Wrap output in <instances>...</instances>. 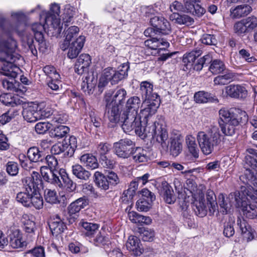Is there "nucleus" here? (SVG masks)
Returning <instances> with one entry per match:
<instances>
[{"instance_id":"obj_21","label":"nucleus","mask_w":257,"mask_h":257,"mask_svg":"<svg viewBox=\"0 0 257 257\" xmlns=\"http://www.w3.org/2000/svg\"><path fill=\"white\" fill-rule=\"evenodd\" d=\"M245 170L243 174L240 176L239 179L246 186H242L246 189L253 188V187H257L256 172L251 170L249 168H244ZM241 193V192H240Z\"/></svg>"},{"instance_id":"obj_6","label":"nucleus","mask_w":257,"mask_h":257,"mask_svg":"<svg viewBox=\"0 0 257 257\" xmlns=\"http://www.w3.org/2000/svg\"><path fill=\"white\" fill-rule=\"evenodd\" d=\"M229 198L232 202H236L237 207L241 208L243 215L248 219H253L256 215L257 197L251 192L241 188V194L239 191L231 192Z\"/></svg>"},{"instance_id":"obj_57","label":"nucleus","mask_w":257,"mask_h":257,"mask_svg":"<svg viewBox=\"0 0 257 257\" xmlns=\"http://www.w3.org/2000/svg\"><path fill=\"white\" fill-rule=\"evenodd\" d=\"M99 162L103 167L110 169H113L115 165V160L108 155L100 157Z\"/></svg>"},{"instance_id":"obj_7","label":"nucleus","mask_w":257,"mask_h":257,"mask_svg":"<svg viewBox=\"0 0 257 257\" xmlns=\"http://www.w3.org/2000/svg\"><path fill=\"white\" fill-rule=\"evenodd\" d=\"M135 143L130 139H123L114 143V153L119 158H128L132 156L136 163H145L149 160L147 151L141 147L134 148Z\"/></svg>"},{"instance_id":"obj_15","label":"nucleus","mask_w":257,"mask_h":257,"mask_svg":"<svg viewBox=\"0 0 257 257\" xmlns=\"http://www.w3.org/2000/svg\"><path fill=\"white\" fill-rule=\"evenodd\" d=\"M129 66L126 63H123L118 68V70L112 68H107L104 69L106 72V76L109 79L112 85L117 84L120 81L127 76Z\"/></svg>"},{"instance_id":"obj_24","label":"nucleus","mask_w":257,"mask_h":257,"mask_svg":"<svg viewBox=\"0 0 257 257\" xmlns=\"http://www.w3.org/2000/svg\"><path fill=\"white\" fill-rule=\"evenodd\" d=\"M196 2V0H184V12L190 13L193 16L198 17H201L205 12L204 8L200 5L194 3Z\"/></svg>"},{"instance_id":"obj_33","label":"nucleus","mask_w":257,"mask_h":257,"mask_svg":"<svg viewBox=\"0 0 257 257\" xmlns=\"http://www.w3.org/2000/svg\"><path fill=\"white\" fill-rule=\"evenodd\" d=\"M192 207L195 214L200 217L206 216L207 213V206L204 197L200 196L198 200L196 199L192 203Z\"/></svg>"},{"instance_id":"obj_2","label":"nucleus","mask_w":257,"mask_h":257,"mask_svg":"<svg viewBox=\"0 0 257 257\" xmlns=\"http://www.w3.org/2000/svg\"><path fill=\"white\" fill-rule=\"evenodd\" d=\"M218 123L222 133L225 136H231L235 134L236 126L240 123H245L248 115L245 111L235 108H221L219 111Z\"/></svg>"},{"instance_id":"obj_38","label":"nucleus","mask_w":257,"mask_h":257,"mask_svg":"<svg viewBox=\"0 0 257 257\" xmlns=\"http://www.w3.org/2000/svg\"><path fill=\"white\" fill-rule=\"evenodd\" d=\"M252 11L251 7L248 5L243 4L237 6L234 9H230L232 18L238 19L248 15Z\"/></svg>"},{"instance_id":"obj_52","label":"nucleus","mask_w":257,"mask_h":257,"mask_svg":"<svg viewBox=\"0 0 257 257\" xmlns=\"http://www.w3.org/2000/svg\"><path fill=\"white\" fill-rule=\"evenodd\" d=\"M186 144L189 152L195 158L199 157V149L194 138L191 137L186 139Z\"/></svg>"},{"instance_id":"obj_17","label":"nucleus","mask_w":257,"mask_h":257,"mask_svg":"<svg viewBox=\"0 0 257 257\" xmlns=\"http://www.w3.org/2000/svg\"><path fill=\"white\" fill-rule=\"evenodd\" d=\"M44 25L41 23H36L32 25L31 30L36 42L38 43V49L42 52H45L47 49L46 43L44 38Z\"/></svg>"},{"instance_id":"obj_40","label":"nucleus","mask_w":257,"mask_h":257,"mask_svg":"<svg viewBox=\"0 0 257 257\" xmlns=\"http://www.w3.org/2000/svg\"><path fill=\"white\" fill-rule=\"evenodd\" d=\"M218 203L222 209L220 211L222 214H227L229 212L232 205L237 207L236 202H232L231 199L229 198V195L225 200V196L222 194H219L218 196Z\"/></svg>"},{"instance_id":"obj_45","label":"nucleus","mask_w":257,"mask_h":257,"mask_svg":"<svg viewBox=\"0 0 257 257\" xmlns=\"http://www.w3.org/2000/svg\"><path fill=\"white\" fill-rule=\"evenodd\" d=\"M69 128L65 125H60L55 127L50 132V136L57 140L66 136L69 132Z\"/></svg>"},{"instance_id":"obj_8","label":"nucleus","mask_w":257,"mask_h":257,"mask_svg":"<svg viewBox=\"0 0 257 257\" xmlns=\"http://www.w3.org/2000/svg\"><path fill=\"white\" fill-rule=\"evenodd\" d=\"M197 140L202 152L205 155L211 154L221 142V134L216 126H211L206 132H199Z\"/></svg>"},{"instance_id":"obj_16","label":"nucleus","mask_w":257,"mask_h":257,"mask_svg":"<svg viewBox=\"0 0 257 257\" xmlns=\"http://www.w3.org/2000/svg\"><path fill=\"white\" fill-rule=\"evenodd\" d=\"M62 169L59 170H49L47 166H42L40 170L45 181L61 188L63 186V184L61 180L62 174Z\"/></svg>"},{"instance_id":"obj_50","label":"nucleus","mask_w":257,"mask_h":257,"mask_svg":"<svg viewBox=\"0 0 257 257\" xmlns=\"http://www.w3.org/2000/svg\"><path fill=\"white\" fill-rule=\"evenodd\" d=\"M44 198L46 201L50 204H57L59 203L58 196L56 191L46 188L44 191Z\"/></svg>"},{"instance_id":"obj_39","label":"nucleus","mask_w":257,"mask_h":257,"mask_svg":"<svg viewBox=\"0 0 257 257\" xmlns=\"http://www.w3.org/2000/svg\"><path fill=\"white\" fill-rule=\"evenodd\" d=\"M81 163L88 169H95L98 167L97 160L95 156L91 154H85L80 157Z\"/></svg>"},{"instance_id":"obj_49","label":"nucleus","mask_w":257,"mask_h":257,"mask_svg":"<svg viewBox=\"0 0 257 257\" xmlns=\"http://www.w3.org/2000/svg\"><path fill=\"white\" fill-rule=\"evenodd\" d=\"M37 106L39 119L48 118L53 114L52 109L48 106H46L44 103L37 104Z\"/></svg>"},{"instance_id":"obj_60","label":"nucleus","mask_w":257,"mask_h":257,"mask_svg":"<svg viewBox=\"0 0 257 257\" xmlns=\"http://www.w3.org/2000/svg\"><path fill=\"white\" fill-rule=\"evenodd\" d=\"M155 236L154 231L148 228H140V237L144 241H151Z\"/></svg>"},{"instance_id":"obj_34","label":"nucleus","mask_w":257,"mask_h":257,"mask_svg":"<svg viewBox=\"0 0 257 257\" xmlns=\"http://www.w3.org/2000/svg\"><path fill=\"white\" fill-rule=\"evenodd\" d=\"M29 160L33 163L43 162L45 158V154L36 147L30 148L27 153Z\"/></svg>"},{"instance_id":"obj_42","label":"nucleus","mask_w":257,"mask_h":257,"mask_svg":"<svg viewBox=\"0 0 257 257\" xmlns=\"http://www.w3.org/2000/svg\"><path fill=\"white\" fill-rule=\"evenodd\" d=\"M10 244L14 248H21L26 245V242L22 240L21 234L18 230L10 234Z\"/></svg>"},{"instance_id":"obj_10","label":"nucleus","mask_w":257,"mask_h":257,"mask_svg":"<svg viewBox=\"0 0 257 257\" xmlns=\"http://www.w3.org/2000/svg\"><path fill=\"white\" fill-rule=\"evenodd\" d=\"M94 176L96 185L103 190H107L110 186H115L120 182L117 174L112 170L107 171L104 174L96 171Z\"/></svg>"},{"instance_id":"obj_37","label":"nucleus","mask_w":257,"mask_h":257,"mask_svg":"<svg viewBox=\"0 0 257 257\" xmlns=\"http://www.w3.org/2000/svg\"><path fill=\"white\" fill-rule=\"evenodd\" d=\"M162 188L165 201L168 204H173L176 201V197L172 187L166 181H163Z\"/></svg>"},{"instance_id":"obj_25","label":"nucleus","mask_w":257,"mask_h":257,"mask_svg":"<svg viewBox=\"0 0 257 257\" xmlns=\"http://www.w3.org/2000/svg\"><path fill=\"white\" fill-rule=\"evenodd\" d=\"M22 114L28 122H33L38 120L37 104L31 103L23 107Z\"/></svg>"},{"instance_id":"obj_41","label":"nucleus","mask_w":257,"mask_h":257,"mask_svg":"<svg viewBox=\"0 0 257 257\" xmlns=\"http://www.w3.org/2000/svg\"><path fill=\"white\" fill-rule=\"evenodd\" d=\"M73 174L78 179L83 180H89L91 173L84 168L81 165L75 164L72 167Z\"/></svg>"},{"instance_id":"obj_22","label":"nucleus","mask_w":257,"mask_h":257,"mask_svg":"<svg viewBox=\"0 0 257 257\" xmlns=\"http://www.w3.org/2000/svg\"><path fill=\"white\" fill-rule=\"evenodd\" d=\"M91 63V59L88 54H82L80 55L74 66L75 72L79 75H82L87 72Z\"/></svg>"},{"instance_id":"obj_55","label":"nucleus","mask_w":257,"mask_h":257,"mask_svg":"<svg viewBox=\"0 0 257 257\" xmlns=\"http://www.w3.org/2000/svg\"><path fill=\"white\" fill-rule=\"evenodd\" d=\"M31 195L30 193H28L27 192H20L17 195L16 200L18 202L21 203L23 206L30 207V200L31 198Z\"/></svg>"},{"instance_id":"obj_18","label":"nucleus","mask_w":257,"mask_h":257,"mask_svg":"<svg viewBox=\"0 0 257 257\" xmlns=\"http://www.w3.org/2000/svg\"><path fill=\"white\" fill-rule=\"evenodd\" d=\"M225 93L230 98L240 100L247 96V91L243 86L239 84H230L225 87Z\"/></svg>"},{"instance_id":"obj_48","label":"nucleus","mask_w":257,"mask_h":257,"mask_svg":"<svg viewBox=\"0 0 257 257\" xmlns=\"http://www.w3.org/2000/svg\"><path fill=\"white\" fill-rule=\"evenodd\" d=\"M211 62V56L207 54L197 60L193 63V69L196 71H200L204 67H207Z\"/></svg>"},{"instance_id":"obj_14","label":"nucleus","mask_w":257,"mask_h":257,"mask_svg":"<svg viewBox=\"0 0 257 257\" xmlns=\"http://www.w3.org/2000/svg\"><path fill=\"white\" fill-rule=\"evenodd\" d=\"M88 204V200L84 196L76 199L69 205L67 207V220L70 224H72L77 220L80 211Z\"/></svg>"},{"instance_id":"obj_61","label":"nucleus","mask_w":257,"mask_h":257,"mask_svg":"<svg viewBox=\"0 0 257 257\" xmlns=\"http://www.w3.org/2000/svg\"><path fill=\"white\" fill-rule=\"evenodd\" d=\"M25 191L31 195L38 193L40 186L31 182L29 179H25L24 181Z\"/></svg>"},{"instance_id":"obj_5","label":"nucleus","mask_w":257,"mask_h":257,"mask_svg":"<svg viewBox=\"0 0 257 257\" xmlns=\"http://www.w3.org/2000/svg\"><path fill=\"white\" fill-rule=\"evenodd\" d=\"M164 121V118L162 116H158L154 121L148 123V125L141 124L134 132L143 139L151 137L163 146L166 145V141L168 138V132L163 124Z\"/></svg>"},{"instance_id":"obj_62","label":"nucleus","mask_w":257,"mask_h":257,"mask_svg":"<svg viewBox=\"0 0 257 257\" xmlns=\"http://www.w3.org/2000/svg\"><path fill=\"white\" fill-rule=\"evenodd\" d=\"M5 167L6 172L11 176H16L19 173V165L18 164L15 162L9 161L6 164Z\"/></svg>"},{"instance_id":"obj_13","label":"nucleus","mask_w":257,"mask_h":257,"mask_svg":"<svg viewBox=\"0 0 257 257\" xmlns=\"http://www.w3.org/2000/svg\"><path fill=\"white\" fill-rule=\"evenodd\" d=\"M60 7L56 3L51 5L50 11L46 14L45 17V24L48 26H52L56 30L57 33L60 34L62 27L60 19Z\"/></svg>"},{"instance_id":"obj_30","label":"nucleus","mask_w":257,"mask_h":257,"mask_svg":"<svg viewBox=\"0 0 257 257\" xmlns=\"http://www.w3.org/2000/svg\"><path fill=\"white\" fill-rule=\"evenodd\" d=\"M246 152L249 154L245 156L244 168H249L251 170L257 171V150L253 148H248Z\"/></svg>"},{"instance_id":"obj_46","label":"nucleus","mask_w":257,"mask_h":257,"mask_svg":"<svg viewBox=\"0 0 257 257\" xmlns=\"http://www.w3.org/2000/svg\"><path fill=\"white\" fill-rule=\"evenodd\" d=\"M75 14L74 8L69 5L65 6L63 14L61 16L63 21L61 26L64 24L65 26H68V24L71 22Z\"/></svg>"},{"instance_id":"obj_56","label":"nucleus","mask_w":257,"mask_h":257,"mask_svg":"<svg viewBox=\"0 0 257 257\" xmlns=\"http://www.w3.org/2000/svg\"><path fill=\"white\" fill-rule=\"evenodd\" d=\"M233 29L234 33L239 37H243L249 32L242 20L234 24Z\"/></svg>"},{"instance_id":"obj_36","label":"nucleus","mask_w":257,"mask_h":257,"mask_svg":"<svg viewBox=\"0 0 257 257\" xmlns=\"http://www.w3.org/2000/svg\"><path fill=\"white\" fill-rule=\"evenodd\" d=\"M194 100L197 103H204L208 102L218 103V99L211 93L205 91H199L195 93L194 96Z\"/></svg>"},{"instance_id":"obj_35","label":"nucleus","mask_w":257,"mask_h":257,"mask_svg":"<svg viewBox=\"0 0 257 257\" xmlns=\"http://www.w3.org/2000/svg\"><path fill=\"white\" fill-rule=\"evenodd\" d=\"M235 78V74L230 70H227L214 78L213 82L216 85H224L233 81Z\"/></svg>"},{"instance_id":"obj_51","label":"nucleus","mask_w":257,"mask_h":257,"mask_svg":"<svg viewBox=\"0 0 257 257\" xmlns=\"http://www.w3.org/2000/svg\"><path fill=\"white\" fill-rule=\"evenodd\" d=\"M62 174L61 177V180L64 186L70 191H73L76 189V185L69 177L68 175L64 169H62Z\"/></svg>"},{"instance_id":"obj_28","label":"nucleus","mask_w":257,"mask_h":257,"mask_svg":"<svg viewBox=\"0 0 257 257\" xmlns=\"http://www.w3.org/2000/svg\"><path fill=\"white\" fill-rule=\"evenodd\" d=\"M183 140L179 136L171 137L169 148L170 154L173 157L178 156L182 151Z\"/></svg>"},{"instance_id":"obj_47","label":"nucleus","mask_w":257,"mask_h":257,"mask_svg":"<svg viewBox=\"0 0 257 257\" xmlns=\"http://www.w3.org/2000/svg\"><path fill=\"white\" fill-rule=\"evenodd\" d=\"M209 67V71L214 74L222 73L225 70L226 67L223 61L219 59L212 60Z\"/></svg>"},{"instance_id":"obj_54","label":"nucleus","mask_w":257,"mask_h":257,"mask_svg":"<svg viewBox=\"0 0 257 257\" xmlns=\"http://www.w3.org/2000/svg\"><path fill=\"white\" fill-rule=\"evenodd\" d=\"M138 186L139 182L135 179L130 183L128 188L123 192L122 198L126 197L127 199H132L138 188Z\"/></svg>"},{"instance_id":"obj_23","label":"nucleus","mask_w":257,"mask_h":257,"mask_svg":"<svg viewBox=\"0 0 257 257\" xmlns=\"http://www.w3.org/2000/svg\"><path fill=\"white\" fill-rule=\"evenodd\" d=\"M49 226L52 234L55 236L61 234L67 229L66 224L58 214L51 219Z\"/></svg>"},{"instance_id":"obj_63","label":"nucleus","mask_w":257,"mask_h":257,"mask_svg":"<svg viewBox=\"0 0 257 257\" xmlns=\"http://www.w3.org/2000/svg\"><path fill=\"white\" fill-rule=\"evenodd\" d=\"M140 199L150 202H154L156 199L155 194L147 188H144L140 192Z\"/></svg>"},{"instance_id":"obj_11","label":"nucleus","mask_w":257,"mask_h":257,"mask_svg":"<svg viewBox=\"0 0 257 257\" xmlns=\"http://www.w3.org/2000/svg\"><path fill=\"white\" fill-rule=\"evenodd\" d=\"M160 104V97L153 98H148L143 100L142 105H144V108L141 110L139 115L144 117V124L148 125V123H151L152 121L155 120L152 119V115L154 114Z\"/></svg>"},{"instance_id":"obj_9","label":"nucleus","mask_w":257,"mask_h":257,"mask_svg":"<svg viewBox=\"0 0 257 257\" xmlns=\"http://www.w3.org/2000/svg\"><path fill=\"white\" fill-rule=\"evenodd\" d=\"M145 45L151 49L156 51L154 54H158V61L164 62L171 58L176 52L169 53L166 48L169 46V43L163 39L153 38L145 41Z\"/></svg>"},{"instance_id":"obj_3","label":"nucleus","mask_w":257,"mask_h":257,"mask_svg":"<svg viewBox=\"0 0 257 257\" xmlns=\"http://www.w3.org/2000/svg\"><path fill=\"white\" fill-rule=\"evenodd\" d=\"M126 94L124 88H116L105 93L103 99L105 113L110 122L115 124L119 122L120 112Z\"/></svg>"},{"instance_id":"obj_1","label":"nucleus","mask_w":257,"mask_h":257,"mask_svg":"<svg viewBox=\"0 0 257 257\" xmlns=\"http://www.w3.org/2000/svg\"><path fill=\"white\" fill-rule=\"evenodd\" d=\"M11 17L17 21L15 26L9 24L5 18H0V28L3 31L0 34V62L3 63L0 72L9 77L8 79L2 80L4 88L18 92L19 85L15 78L17 76L16 69L18 68L14 63L19 60L21 56L15 51L17 44L11 34L15 31L20 35H23L26 18V15L21 12H12Z\"/></svg>"},{"instance_id":"obj_27","label":"nucleus","mask_w":257,"mask_h":257,"mask_svg":"<svg viewBox=\"0 0 257 257\" xmlns=\"http://www.w3.org/2000/svg\"><path fill=\"white\" fill-rule=\"evenodd\" d=\"M169 19L174 23L179 25L190 26L194 23V19L191 17L177 12H174L170 15Z\"/></svg>"},{"instance_id":"obj_59","label":"nucleus","mask_w":257,"mask_h":257,"mask_svg":"<svg viewBox=\"0 0 257 257\" xmlns=\"http://www.w3.org/2000/svg\"><path fill=\"white\" fill-rule=\"evenodd\" d=\"M26 253L28 257H45V249L40 245L28 250Z\"/></svg>"},{"instance_id":"obj_64","label":"nucleus","mask_w":257,"mask_h":257,"mask_svg":"<svg viewBox=\"0 0 257 257\" xmlns=\"http://www.w3.org/2000/svg\"><path fill=\"white\" fill-rule=\"evenodd\" d=\"M242 20L249 32L257 27V18L254 16L248 17Z\"/></svg>"},{"instance_id":"obj_58","label":"nucleus","mask_w":257,"mask_h":257,"mask_svg":"<svg viewBox=\"0 0 257 257\" xmlns=\"http://www.w3.org/2000/svg\"><path fill=\"white\" fill-rule=\"evenodd\" d=\"M82 226L85 230V234L87 236H91L98 230V225L96 223L90 222H83Z\"/></svg>"},{"instance_id":"obj_32","label":"nucleus","mask_w":257,"mask_h":257,"mask_svg":"<svg viewBox=\"0 0 257 257\" xmlns=\"http://www.w3.org/2000/svg\"><path fill=\"white\" fill-rule=\"evenodd\" d=\"M97 83V79L93 74H87L81 83V89L83 91L90 95L92 94Z\"/></svg>"},{"instance_id":"obj_4","label":"nucleus","mask_w":257,"mask_h":257,"mask_svg":"<svg viewBox=\"0 0 257 257\" xmlns=\"http://www.w3.org/2000/svg\"><path fill=\"white\" fill-rule=\"evenodd\" d=\"M141 105V100L138 96H132L127 99L125 109L122 114L120 113L119 122L125 133L135 131L142 124L141 116L138 114Z\"/></svg>"},{"instance_id":"obj_12","label":"nucleus","mask_w":257,"mask_h":257,"mask_svg":"<svg viewBox=\"0 0 257 257\" xmlns=\"http://www.w3.org/2000/svg\"><path fill=\"white\" fill-rule=\"evenodd\" d=\"M77 147L76 138L72 136L68 140L64 139L61 143L53 145L51 148V152L57 155L65 152V156L70 157L73 155Z\"/></svg>"},{"instance_id":"obj_26","label":"nucleus","mask_w":257,"mask_h":257,"mask_svg":"<svg viewBox=\"0 0 257 257\" xmlns=\"http://www.w3.org/2000/svg\"><path fill=\"white\" fill-rule=\"evenodd\" d=\"M140 239L136 236H130L126 243V247L128 250L135 256L142 254L143 249L141 247Z\"/></svg>"},{"instance_id":"obj_20","label":"nucleus","mask_w":257,"mask_h":257,"mask_svg":"<svg viewBox=\"0 0 257 257\" xmlns=\"http://www.w3.org/2000/svg\"><path fill=\"white\" fill-rule=\"evenodd\" d=\"M85 40V38L84 36H80L71 43L69 42L67 46L64 45L66 49L68 47L67 57L69 58L74 59L78 55L84 46Z\"/></svg>"},{"instance_id":"obj_43","label":"nucleus","mask_w":257,"mask_h":257,"mask_svg":"<svg viewBox=\"0 0 257 257\" xmlns=\"http://www.w3.org/2000/svg\"><path fill=\"white\" fill-rule=\"evenodd\" d=\"M79 31V29L77 26H71L66 30V26H65L64 36L65 39L61 47L63 50L66 49V47L64 45L67 46L68 44L72 41L73 38L77 36Z\"/></svg>"},{"instance_id":"obj_29","label":"nucleus","mask_w":257,"mask_h":257,"mask_svg":"<svg viewBox=\"0 0 257 257\" xmlns=\"http://www.w3.org/2000/svg\"><path fill=\"white\" fill-rule=\"evenodd\" d=\"M153 85L151 82L145 81L140 83V91L143 100L160 97L156 93H153Z\"/></svg>"},{"instance_id":"obj_44","label":"nucleus","mask_w":257,"mask_h":257,"mask_svg":"<svg viewBox=\"0 0 257 257\" xmlns=\"http://www.w3.org/2000/svg\"><path fill=\"white\" fill-rule=\"evenodd\" d=\"M202 53V50L200 49L193 50L190 52L185 54L183 57V62L184 65L190 66V68L193 66V63Z\"/></svg>"},{"instance_id":"obj_19","label":"nucleus","mask_w":257,"mask_h":257,"mask_svg":"<svg viewBox=\"0 0 257 257\" xmlns=\"http://www.w3.org/2000/svg\"><path fill=\"white\" fill-rule=\"evenodd\" d=\"M151 25L156 29V32L164 35L171 32L169 22L163 17L155 16L150 19Z\"/></svg>"},{"instance_id":"obj_53","label":"nucleus","mask_w":257,"mask_h":257,"mask_svg":"<svg viewBox=\"0 0 257 257\" xmlns=\"http://www.w3.org/2000/svg\"><path fill=\"white\" fill-rule=\"evenodd\" d=\"M30 201V207L33 206L37 209H40L43 207V197L39 192L31 196Z\"/></svg>"},{"instance_id":"obj_31","label":"nucleus","mask_w":257,"mask_h":257,"mask_svg":"<svg viewBox=\"0 0 257 257\" xmlns=\"http://www.w3.org/2000/svg\"><path fill=\"white\" fill-rule=\"evenodd\" d=\"M0 101L4 105L14 107L23 104L24 102L18 95L9 93H4L0 95Z\"/></svg>"}]
</instances>
